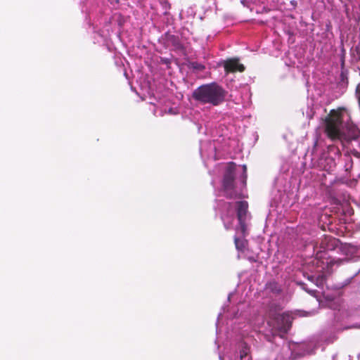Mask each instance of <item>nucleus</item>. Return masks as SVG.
Wrapping results in <instances>:
<instances>
[{
    "mask_svg": "<svg viewBox=\"0 0 360 360\" xmlns=\"http://www.w3.org/2000/svg\"><path fill=\"white\" fill-rule=\"evenodd\" d=\"M226 72H234L236 71L243 72L245 70L243 65L238 63V59L232 58L223 62Z\"/></svg>",
    "mask_w": 360,
    "mask_h": 360,
    "instance_id": "423d86ee",
    "label": "nucleus"
},
{
    "mask_svg": "<svg viewBox=\"0 0 360 360\" xmlns=\"http://www.w3.org/2000/svg\"><path fill=\"white\" fill-rule=\"evenodd\" d=\"M250 348L246 342L240 345V354L237 355L234 360H250Z\"/></svg>",
    "mask_w": 360,
    "mask_h": 360,
    "instance_id": "6e6552de",
    "label": "nucleus"
},
{
    "mask_svg": "<svg viewBox=\"0 0 360 360\" xmlns=\"http://www.w3.org/2000/svg\"><path fill=\"white\" fill-rule=\"evenodd\" d=\"M224 226L226 229H230V226H229L225 221H224Z\"/></svg>",
    "mask_w": 360,
    "mask_h": 360,
    "instance_id": "4468645a",
    "label": "nucleus"
},
{
    "mask_svg": "<svg viewBox=\"0 0 360 360\" xmlns=\"http://www.w3.org/2000/svg\"><path fill=\"white\" fill-rule=\"evenodd\" d=\"M338 241L331 236H325L321 239L319 246V252L334 250L338 245Z\"/></svg>",
    "mask_w": 360,
    "mask_h": 360,
    "instance_id": "0eeeda50",
    "label": "nucleus"
},
{
    "mask_svg": "<svg viewBox=\"0 0 360 360\" xmlns=\"http://www.w3.org/2000/svg\"><path fill=\"white\" fill-rule=\"evenodd\" d=\"M231 295H232L231 293L229 295V300L230 299Z\"/></svg>",
    "mask_w": 360,
    "mask_h": 360,
    "instance_id": "a211bd4d",
    "label": "nucleus"
},
{
    "mask_svg": "<svg viewBox=\"0 0 360 360\" xmlns=\"http://www.w3.org/2000/svg\"><path fill=\"white\" fill-rule=\"evenodd\" d=\"M225 91L216 83L202 85L193 93V97L200 103L218 105L225 99Z\"/></svg>",
    "mask_w": 360,
    "mask_h": 360,
    "instance_id": "f03ea898",
    "label": "nucleus"
},
{
    "mask_svg": "<svg viewBox=\"0 0 360 360\" xmlns=\"http://www.w3.org/2000/svg\"><path fill=\"white\" fill-rule=\"evenodd\" d=\"M326 131L333 140L355 141L360 135V131L352 124H344L338 112L332 110L326 120Z\"/></svg>",
    "mask_w": 360,
    "mask_h": 360,
    "instance_id": "f257e3e1",
    "label": "nucleus"
},
{
    "mask_svg": "<svg viewBox=\"0 0 360 360\" xmlns=\"http://www.w3.org/2000/svg\"><path fill=\"white\" fill-rule=\"evenodd\" d=\"M299 284L302 286V289L309 292V294H312L314 291L309 290L304 283H299Z\"/></svg>",
    "mask_w": 360,
    "mask_h": 360,
    "instance_id": "f8f14e48",
    "label": "nucleus"
},
{
    "mask_svg": "<svg viewBox=\"0 0 360 360\" xmlns=\"http://www.w3.org/2000/svg\"><path fill=\"white\" fill-rule=\"evenodd\" d=\"M234 242L236 249L240 251H244L248 244V241L245 239L236 236L234 238Z\"/></svg>",
    "mask_w": 360,
    "mask_h": 360,
    "instance_id": "1a4fd4ad",
    "label": "nucleus"
},
{
    "mask_svg": "<svg viewBox=\"0 0 360 360\" xmlns=\"http://www.w3.org/2000/svg\"><path fill=\"white\" fill-rule=\"evenodd\" d=\"M292 320V318L288 313L272 314L271 319L268 321V324L271 327L272 335H278L282 338L290 329Z\"/></svg>",
    "mask_w": 360,
    "mask_h": 360,
    "instance_id": "7ed1b4c3",
    "label": "nucleus"
},
{
    "mask_svg": "<svg viewBox=\"0 0 360 360\" xmlns=\"http://www.w3.org/2000/svg\"><path fill=\"white\" fill-rule=\"evenodd\" d=\"M248 211V202L240 201L237 202V217L239 222V226L237 228V232L244 236L246 233V224L245 219Z\"/></svg>",
    "mask_w": 360,
    "mask_h": 360,
    "instance_id": "39448f33",
    "label": "nucleus"
},
{
    "mask_svg": "<svg viewBox=\"0 0 360 360\" xmlns=\"http://www.w3.org/2000/svg\"><path fill=\"white\" fill-rule=\"evenodd\" d=\"M308 279L311 282L314 283L316 286L321 287L323 285L325 278L323 275L315 277L314 276H310Z\"/></svg>",
    "mask_w": 360,
    "mask_h": 360,
    "instance_id": "9d476101",
    "label": "nucleus"
},
{
    "mask_svg": "<svg viewBox=\"0 0 360 360\" xmlns=\"http://www.w3.org/2000/svg\"><path fill=\"white\" fill-rule=\"evenodd\" d=\"M342 261H343V259H338L337 262H340H340H342Z\"/></svg>",
    "mask_w": 360,
    "mask_h": 360,
    "instance_id": "f3484780",
    "label": "nucleus"
},
{
    "mask_svg": "<svg viewBox=\"0 0 360 360\" xmlns=\"http://www.w3.org/2000/svg\"><path fill=\"white\" fill-rule=\"evenodd\" d=\"M219 359H220L221 360H223V359H222V356H219Z\"/></svg>",
    "mask_w": 360,
    "mask_h": 360,
    "instance_id": "aec40b11",
    "label": "nucleus"
},
{
    "mask_svg": "<svg viewBox=\"0 0 360 360\" xmlns=\"http://www.w3.org/2000/svg\"><path fill=\"white\" fill-rule=\"evenodd\" d=\"M235 169L236 165L233 162L229 163L224 176L223 188L226 196L229 198H234L236 197V193L234 191Z\"/></svg>",
    "mask_w": 360,
    "mask_h": 360,
    "instance_id": "20e7f679",
    "label": "nucleus"
},
{
    "mask_svg": "<svg viewBox=\"0 0 360 360\" xmlns=\"http://www.w3.org/2000/svg\"><path fill=\"white\" fill-rule=\"evenodd\" d=\"M243 169H244V172H245V171H246V166L245 165H243Z\"/></svg>",
    "mask_w": 360,
    "mask_h": 360,
    "instance_id": "dca6fc26",
    "label": "nucleus"
},
{
    "mask_svg": "<svg viewBox=\"0 0 360 360\" xmlns=\"http://www.w3.org/2000/svg\"><path fill=\"white\" fill-rule=\"evenodd\" d=\"M359 328H360V326H359Z\"/></svg>",
    "mask_w": 360,
    "mask_h": 360,
    "instance_id": "412c9836",
    "label": "nucleus"
},
{
    "mask_svg": "<svg viewBox=\"0 0 360 360\" xmlns=\"http://www.w3.org/2000/svg\"><path fill=\"white\" fill-rule=\"evenodd\" d=\"M110 4H117L119 2V0H108Z\"/></svg>",
    "mask_w": 360,
    "mask_h": 360,
    "instance_id": "ddd939ff",
    "label": "nucleus"
},
{
    "mask_svg": "<svg viewBox=\"0 0 360 360\" xmlns=\"http://www.w3.org/2000/svg\"><path fill=\"white\" fill-rule=\"evenodd\" d=\"M313 352H314V350H313V349H311V350H309V351H307V354H311V353H313Z\"/></svg>",
    "mask_w": 360,
    "mask_h": 360,
    "instance_id": "2eb2a0df",
    "label": "nucleus"
},
{
    "mask_svg": "<svg viewBox=\"0 0 360 360\" xmlns=\"http://www.w3.org/2000/svg\"><path fill=\"white\" fill-rule=\"evenodd\" d=\"M221 316V314H219V316H218V319L220 318Z\"/></svg>",
    "mask_w": 360,
    "mask_h": 360,
    "instance_id": "6ab92c4d",
    "label": "nucleus"
},
{
    "mask_svg": "<svg viewBox=\"0 0 360 360\" xmlns=\"http://www.w3.org/2000/svg\"><path fill=\"white\" fill-rule=\"evenodd\" d=\"M341 250L346 255V256L352 255L356 252V249L354 246L347 244L344 245L341 248Z\"/></svg>",
    "mask_w": 360,
    "mask_h": 360,
    "instance_id": "9b49d317",
    "label": "nucleus"
}]
</instances>
